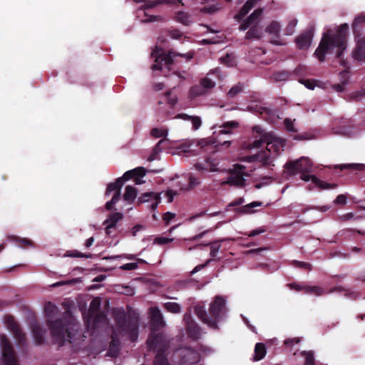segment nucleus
<instances>
[{
	"label": "nucleus",
	"instance_id": "f257e3e1",
	"mask_svg": "<svg viewBox=\"0 0 365 365\" xmlns=\"http://www.w3.org/2000/svg\"><path fill=\"white\" fill-rule=\"evenodd\" d=\"M58 312L57 307L51 302H48L45 306V313L48 317V323L54 340L60 346L66 341L72 342L77 331V325L73 317L67 312L66 318L63 320L53 321Z\"/></svg>",
	"mask_w": 365,
	"mask_h": 365
},
{
	"label": "nucleus",
	"instance_id": "f03ea898",
	"mask_svg": "<svg viewBox=\"0 0 365 365\" xmlns=\"http://www.w3.org/2000/svg\"><path fill=\"white\" fill-rule=\"evenodd\" d=\"M113 315L116 322V328L113 332L112 341L108 351V354L112 357L116 356L119 351V335H128L132 341H135L138 337L137 319L126 320L125 311L119 308L113 310Z\"/></svg>",
	"mask_w": 365,
	"mask_h": 365
},
{
	"label": "nucleus",
	"instance_id": "7ed1b4c3",
	"mask_svg": "<svg viewBox=\"0 0 365 365\" xmlns=\"http://www.w3.org/2000/svg\"><path fill=\"white\" fill-rule=\"evenodd\" d=\"M348 25L341 24L336 34L330 37L328 34L323 36L319 47L314 52L316 57L323 62L326 53H336L337 58H340L344 50L346 48V36L348 34Z\"/></svg>",
	"mask_w": 365,
	"mask_h": 365
},
{
	"label": "nucleus",
	"instance_id": "20e7f679",
	"mask_svg": "<svg viewBox=\"0 0 365 365\" xmlns=\"http://www.w3.org/2000/svg\"><path fill=\"white\" fill-rule=\"evenodd\" d=\"M285 140L267 135L266 150L255 155L246 156L244 159L247 162L258 160L264 166L271 165L273 160L284 150Z\"/></svg>",
	"mask_w": 365,
	"mask_h": 365
},
{
	"label": "nucleus",
	"instance_id": "39448f33",
	"mask_svg": "<svg viewBox=\"0 0 365 365\" xmlns=\"http://www.w3.org/2000/svg\"><path fill=\"white\" fill-rule=\"evenodd\" d=\"M225 309V299L221 296H216L210 304L209 314H207L204 307L197 305L195 307V314L210 328L217 329V322Z\"/></svg>",
	"mask_w": 365,
	"mask_h": 365
},
{
	"label": "nucleus",
	"instance_id": "423d86ee",
	"mask_svg": "<svg viewBox=\"0 0 365 365\" xmlns=\"http://www.w3.org/2000/svg\"><path fill=\"white\" fill-rule=\"evenodd\" d=\"M287 170L292 174L301 173L300 178L306 182L312 180L317 187L322 190L334 189L336 187V184H329L318 179L314 175H309L312 171V163L307 158H301L298 161L292 162L286 165Z\"/></svg>",
	"mask_w": 365,
	"mask_h": 365
},
{
	"label": "nucleus",
	"instance_id": "0eeeda50",
	"mask_svg": "<svg viewBox=\"0 0 365 365\" xmlns=\"http://www.w3.org/2000/svg\"><path fill=\"white\" fill-rule=\"evenodd\" d=\"M133 173L139 175H145V170L143 168H138L133 170ZM132 171H127L122 178H118L115 182L109 183L106 187L105 195L108 196L113 193L110 200L106 203V209L112 210L115 203L120 197V190L124 182L130 178Z\"/></svg>",
	"mask_w": 365,
	"mask_h": 365
},
{
	"label": "nucleus",
	"instance_id": "6e6552de",
	"mask_svg": "<svg viewBox=\"0 0 365 365\" xmlns=\"http://www.w3.org/2000/svg\"><path fill=\"white\" fill-rule=\"evenodd\" d=\"M93 330L98 327H105L108 324L106 312L109 307L107 298L95 297L93 299Z\"/></svg>",
	"mask_w": 365,
	"mask_h": 365
},
{
	"label": "nucleus",
	"instance_id": "1a4fd4ad",
	"mask_svg": "<svg viewBox=\"0 0 365 365\" xmlns=\"http://www.w3.org/2000/svg\"><path fill=\"white\" fill-rule=\"evenodd\" d=\"M147 345L149 349H158V354L154 360L155 365H170L164 355V351L168 349V344L163 339V335L152 333L147 340Z\"/></svg>",
	"mask_w": 365,
	"mask_h": 365
},
{
	"label": "nucleus",
	"instance_id": "9d476101",
	"mask_svg": "<svg viewBox=\"0 0 365 365\" xmlns=\"http://www.w3.org/2000/svg\"><path fill=\"white\" fill-rule=\"evenodd\" d=\"M262 14V9H257L240 24V30L241 31H245L251 27L246 34V38L259 39L261 38L262 31L257 25L260 20Z\"/></svg>",
	"mask_w": 365,
	"mask_h": 365
},
{
	"label": "nucleus",
	"instance_id": "9b49d317",
	"mask_svg": "<svg viewBox=\"0 0 365 365\" xmlns=\"http://www.w3.org/2000/svg\"><path fill=\"white\" fill-rule=\"evenodd\" d=\"M178 56H183L187 59H191L193 56L191 53L180 54L175 51H170L168 53L164 54V52L161 48H155L151 53V56L155 58V63L153 65L152 69L162 70L163 65L170 66L173 63V58Z\"/></svg>",
	"mask_w": 365,
	"mask_h": 365
},
{
	"label": "nucleus",
	"instance_id": "f8f14e48",
	"mask_svg": "<svg viewBox=\"0 0 365 365\" xmlns=\"http://www.w3.org/2000/svg\"><path fill=\"white\" fill-rule=\"evenodd\" d=\"M0 351L3 365H17L14 347L4 334H0Z\"/></svg>",
	"mask_w": 365,
	"mask_h": 365
},
{
	"label": "nucleus",
	"instance_id": "ddd939ff",
	"mask_svg": "<svg viewBox=\"0 0 365 365\" xmlns=\"http://www.w3.org/2000/svg\"><path fill=\"white\" fill-rule=\"evenodd\" d=\"M245 172V167L242 165H235L234 168L229 172V177L226 180L220 182L221 185H229L237 187H243L245 185V176H248Z\"/></svg>",
	"mask_w": 365,
	"mask_h": 365
},
{
	"label": "nucleus",
	"instance_id": "4468645a",
	"mask_svg": "<svg viewBox=\"0 0 365 365\" xmlns=\"http://www.w3.org/2000/svg\"><path fill=\"white\" fill-rule=\"evenodd\" d=\"M123 217L120 212L111 213L108 217L104 221L105 232L107 235H111L116 229L117 224Z\"/></svg>",
	"mask_w": 365,
	"mask_h": 365
},
{
	"label": "nucleus",
	"instance_id": "2eb2a0df",
	"mask_svg": "<svg viewBox=\"0 0 365 365\" xmlns=\"http://www.w3.org/2000/svg\"><path fill=\"white\" fill-rule=\"evenodd\" d=\"M4 324L6 327L12 331L14 338L17 341L21 342L24 338V334L21 332L19 326L14 321V319L11 316H5L3 319Z\"/></svg>",
	"mask_w": 365,
	"mask_h": 365
},
{
	"label": "nucleus",
	"instance_id": "dca6fc26",
	"mask_svg": "<svg viewBox=\"0 0 365 365\" xmlns=\"http://www.w3.org/2000/svg\"><path fill=\"white\" fill-rule=\"evenodd\" d=\"M184 321L186 324L187 331L190 337L197 339L200 336L199 327L192 321L191 315L186 313L184 315Z\"/></svg>",
	"mask_w": 365,
	"mask_h": 365
},
{
	"label": "nucleus",
	"instance_id": "f3484780",
	"mask_svg": "<svg viewBox=\"0 0 365 365\" xmlns=\"http://www.w3.org/2000/svg\"><path fill=\"white\" fill-rule=\"evenodd\" d=\"M150 321L154 329H158L164 327L165 323L160 309L157 307H151L149 310Z\"/></svg>",
	"mask_w": 365,
	"mask_h": 365
},
{
	"label": "nucleus",
	"instance_id": "a211bd4d",
	"mask_svg": "<svg viewBox=\"0 0 365 365\" xmlns=\"http://www.w3.org/2000/svg\"><path fill=\"white\" fill-rule=\"evenodd\" d=\"M314 35L313 29H310L302 34L296 38L297 46L300 49H307L309 47Z\"/></svg>",
	"mask_w": 365,
	"mask_h": 365
},
{
	"label": "nucleus",
	"instance_id": "6ab92c4d",
	"mask_svg": "<svg viewBox=\"0 0 365 365\" xmlns=\"http://www.w3.org/2000/svg\"><path fill=\"white\" fill-rule=\"evenodd\" d=\"M353 58L359 61H365V36L359 37L356 46L352 52Z\"/></svg>",
	"mask_w": 365,
	"mask_h": 365
},
{
	"label": "nucleus",
	"instance_id": "aec40b11",
	"mask_svg": "<svg viewBox=\"0 0 365 365\" xmlns=\"http://www.w3.org/2000/svg\"><path fill=\"white\" fill-rule=\"evenodd\" d=\"M353 58L359 61H365V36L359 37L356 46L352 52Z\"/></svg>",
	"mask_w": 365,
	"mask_h": 365
},
{
	"label": "nucleus",
	"instance_id": "412c9836",
	"mask_svg": "<svg viewBox=\"0 0 365 365\" xmlns=\"http://www.w3.org/2000/svg\"><path fill=\"white\" fill-rule=\"evenodd\" d=\"M281 26L279 22L273 21L266 28L265 31L270 35H272L275 39H272L271 42L276 45H283L284 43L277 39L279 37V32Z\"/></svg>",
	"mask_w": 365,
	"mask_h": 365
},
{
	"label": "nucleus",
	"instance_id": "4be33fe9",
	"mask_svg": "<svg viewBox=\"0 0 365 365\" xmlns=\"http://www.w3.org/2000/svg\"><path fill=\"white\" fill-rule=\"evenodd\" d=\"M140 202H151L150 205L152 210H155L160 202V197L159 193L155 192H146L139 198Z\"/></svg>",
	"mask_w": 365,
	"mask_h": 365
},
{
	"label": "nucleus",
	"instance_id": "5701e85b",
	"mask_svg": "<svg viewBox=\"0 0 365 365\" xmlns=\"http://www.w3.org/2000/svg\"><path fill=\"white\" fill-rule=\"evenodd\" d=\"M136 3H143L142 7L145 9L155 8L161 4L181 3V0H135Z\"/></svg>",
	"mask_w": 365,
	"mask_h": 365
},
{
	"label": "nucleus",
	"instance_id": "b1692460",
	"mask_svg": "<svg viewBox=\"0 0 365 365\" xmlns=\"http://www.w3.org/2000/svg\"><path fill=\"white\" fill-rule=\"evenodd\" d=\"M210 76H215L217 78H220V70L218 68H215L210 71L207 73V76L201 80L200 85L204 90L211 89L215 86V82L210 77Z\"/></svg>",
	"mask_w": 365,
	"mask_h": 365
},
{
	"label": "nucleus",
	"instance_id": "393cba45",
	"mask_svg": "<svg viewBox=\"0 0 365 365\" xmlns=\"http://www.w3.org/2000/svg\"><path fill=\"white\" fill-rule=\"evenodd\" d=\"M175 118H180L184 120L190 121L192 129L195 130H198L202 125V120L200 117L197 115H189L186 113H180L175 115Z\"/></svg>",
	"mask_w": 365,
	"mask_h": 365
},
{
	"label": "nucleus",
	"instance_id": "a878e982",
	"mask_svg": "<svg viewBox=\"0 0 365 365\" xmlns=\"http://www.w3.org/2000/svg\"><path fill=\"white\" fill-rule=\"evenodd\" d=\"M138 195L137 189L131 185H128L125 187V193L123 194V200L128 204H132Z\"/></svg>",
	"mask_w": 365,
	"mask_h": 365
},
{
	"label": "nucleus",
	"instance_id": "bb28decb",
	"mask_svg": "<svg viewBox=\"0 0 365 365\" xmlns=\"http://www.w3.org/2000/svg\"><path fill=\"white\" fill-rule=\"evenodd\" d=\"M266 348L264 344L257 343L255 347V361H259L262 359L266 354Z\"/></svg>",
	"mask_w": 365,
	"mask_h": 365
},
{
	"label": "nucleus",
	"instance_id": "cd10ccee",
	"mask_svg": "<svg viewBox=\"0 0 365 365\" xmlns=\"http://www.w3.org/2000/svg\"><path fill=\"white\" fill-rule=\"evenodd\" d=\"M307 294H312L316 296H322L328 293L322 287L318 286H306L304 287Z\"/></svg>",
	"mask_w": 365,
	"mask_h": 365
},
{
	"label": "nucleus",
	"instance_id": "c85d7f7f",
	"mask_svg": "<svg viewBox=\"0 0 365 365\" xmlns=\"http://www.w3.org/2000/svg\"><path fill=\"white\" fill-rule=\"evenodd\" d=\"M175 20L185 26L190 25L192 22L190 15L183 11H179L176 14Z\"/></svg>",
	"mask_w": 365,
	"mask_h": 365
},
{
	"label": "nucleus",
	"instance_id": "c756f323",
	"mask_svg": "<svg viewBox=\"0 0 365 365\" xmlns=\"http://www.w3.org/2000/svg\"><path fill=\"white\" fill-rule=\"evenodd\" d=\"M163 308L173 314H178L181 312V307L176 302H166L163 304Z\"/></svg>",
	"mask_w": 365,
	"mask_h": 365
},
{
	"label": "nucleus",
	"instance_id": "7c9ffc66",
	"mask_svg": "<svg viewBox=\"0 0 365 365\" xmlns=\"http://www.w3.org/2000/svg\"><path fill=\"white\" fill-rule=\"evenodd\" d=\"M11 240L14 242L18 243V247H33L34 244L31 240L27 238H19L17 237H11Z\"/></svg>",
	"mask_w": 365,
	"mask_h": 365
},
{
	"label": "nucleus",
	"instance_id": "2f4dec72",
	"mask_svg": "<svg viewBox=\"0 0 365 365\" xmlns=\"http://www.w3.org/2000/svg\"><path fill=\"white\" fill-rule=\"evenodd\" d=\"M341 170L343 169H352L356 170H365V164L362 163H350V164H342L336 166Z\"/></svg>",
	"mask_w": 365,
	"mask_h": 365
},
{
	"label": "nucleus",
	"instance_id": "473e14b6",
	"mask_svg": "<svg viewBox=\"0 0 365 365\" xmlns=\"http://www.w3.org/2000/svg\"><path fill=\"white\" fill-rule=\"evenodd\" d=\"M165 141L164 139H161L158 143L156 144L155 148H153L151 154L148 158V160L151 162L156 159H158V154L161 152V148L160 145Z\"/></svg>",
	"mask_w": 365,
	"mask_h": 365
},
{
	"label": "nucleus",
	"instance_id": "72a5a7b5",
	"mask_svg": "<svg viewBox=\"0 0 365 365\" xmlns=\"http://www.w3.org/2000/svg\"><path fill=\"white\" fill-rule=\"evenodd\" d=\"M253 7L254 6L250 4V2L246 1L240 11L235 16V19L238 20L241 19L245 16H246Z\"/></svg>",
	"mask_w": 365,
	"mask_h": 365
},
{
	"label": "nucleus",
	"instance_id": "f704fd0d",
	"mask_svg": "<svg viewBox=\"0 0 365 365\" xmlns=\"http://www.w3.org/2000/svg\"><path fill=\"white\" fill-rule=\"evenodd\" d=\"M238 126V123L235 121H230L224 123L221 127L222 129L220 130V133L223 134H230L231 133L230 130L232 128H237Z\"/></svg>",
	"mask_w": 365,
	"mask_h": 365
},
{
	"label": "nucleus",
	"instance_id": "c9c22d12",
	"mask_svg": "<svg viewBox=\"0 0 365 365\" xmlns=\"http://www.w3.org/2000/svg\"><path fill=\"white\" fill-rule=\"evenodd\" d=\"M164 101L169 105L171 109L176 105L178 98L175 96H171L170 92H167L164 96Z\"/></svg>",
	"mask_w": 365,
	"mask_h": 365
},
{
	"label": "nucleus",
	"instance_id": "e433bc0d",
	"mask_svg": "<svg viewBox=\"0 0 365 365\" xmlns=\"http://www.w3.org/2000/svg\"><path fill=\"white\" fill-rule=\"evenodd\" d=\"M221 241L222 240H220V241H215V242H214L210 244V255L213 259L217 256V253H218V252H219V250H220V249L221 247V244H220Z\"/></svg>",
	"mask_w": 365,
	"mask_h": 365
},
{
	"label": "nucleus",
	"instance_id": "4c0bfd02",
	"mask_svg": "<svg viewBox=\"0 0 365 365\" xmlns=\"http://www.w3.org/2000/svg\"><path fill=\"white\" fill-rule=\"evenodd\" d=\"M63 257H86L88 258L90 257V255L83 254L82 252L78 251V250H69L67 251L64 255Z\"/></svg>",
	"mask_w": 365,
	"mask_h": 365
},
{
	"label": "nucleus",
	"instance_id": "58836bf2",
	"mask_svg": "<svg viewBox=\"0 0 365 365\" xmlns=\"http://www.w3.org/2000/svg\"><path fill=\"white\" fill-rule=\"evenodd\" d=\"M91 303L90 304L89 307H88V309H84L81 306V312H82L83 317L84 319L85 323L88 326L90 325V323L91 322Z\"/></svg>",
	"mask_w": 365,
	"mask_h": 365
},
{
	"label": "nucleus",
	"instance_id": "ea45409f",
	"mask_svg": "<svg viewBox=\"0 0 365 365\" xmlns=\"http://www.w3.org/2000/svg\"><path fill=\"white\" fill-rule=\"evenodd\" d=\"M267 135H262L259 139L255 140L249 145L248 148L252 149L261 147L263 144H266Z\"/></svg>",
	"mask_w": 365,
	"mask_h": 365
},
{
	"label": "nucleus",
	"instance_id": "a19ab883",
	"mask_svg": "<svg viewBox=\"0 0 365 365\" xmlns=\"http://www.w3.org/2000/svg\"><path fill=\"white\" fill-rule=\"evenodd\" d=\"M150 134L155 138L165 137L168 135V131L165 129L154 128L151 130Z\"/></svg>",
	"mask_w": 365,
	"mask_h": 365
},
{
	"label": "nucleus",
	"instance_id": "79ce46f5",
	"mask_svg": "<svg viewBox=\"0 0 365 365\" xmlns=\"http://www.w3.org/2000/svg\"><path fill=\"white\" fill-rule=\"evenodd\" d=\"M79 282H81L80 278H75V279H72L70 280L57 282L51 284V287H57L63 286V285H72V284H76Z\"/></svg>",
	"mask_w": 365,
	"mask_h": 365
},
{
	"label": "nucleus",
	"instance_id": "37998d69",
	"mask_svg": "<svg viewBox=\"0 0 365 365\" xmlns=\"http://www.w3.org/2000/svg\"><path fill=\"white\" fill-rule=\"evenodd\" d=\"M297 24V20L296 19H293L289 21L287 28L285 29V34L286 35H292L294 32V29Z\"/></svg>",
	"mask_w": 365,
	"mask_h": 365
},
{
	"label": "nucleus",
	"instance_id": "c03bdc74",
	"mask_svg": "<svg viewBox=\"0 0 365 365\" xmlns=\"http://www.w3.org/2000/svg\"><path fill=\"white\" fill-rule=\"evenodd\" d=\"M190 93L191 96L195 98L199 96L204 95L205 93V91L202 88V86H195L190 89Z\"/></svg>",
	"mask_w": 365,
	"mask_h": 365
},
{
	"label": "nucleus",
	"instance_id": "a18cd8bd",
	"mask_svg": "<svg viewBox=\"0 0 365 365\" xmlns=\"http://www.w3.org/2000/svg\"><path fill=\"white\" fill-rule=\"evenodd\" d=\"M262 203L261 202L255 201L252 202L242 207V211L244 213H252L253 211L251 210L254 207L261 206Z\"/></svg>",
	"mask_w": 365,
	"mask_h": 365
},
{
	"label": "nucleus",
	"instance_id": "49530a36",
	"mask_svg": "<svg viewBox=\"0 0 365 365\" xmlns=\"http://www.w3.org/2000/svg\"><path fill=\"white\" fill-rule=\"evenodd\" d=\"M302 354L305 356L304 365H314V354L312 351H304Z\"/></svg>",
	"mask_w": 365,
	"mask_h": 365
},
{
	"label": "nucleus",
	"instance_id": "de8ad7c7",
	"mask_svg": "<svg viewBox=\"0 0 365 365\" xmlns=\"http://www.w3.org/2000/svg\"><path fill=\"white\" fill-rule=\"evenodd\" d=\"M242 85L239 83L232 87L227 94L230 97L234 98L242 91Z\"/></svg>",
	"mask_w": 365,
	"mask_h": 365
},
{
	"label": "nucleus",
	"instance_id": "09e8293b",
	"mask_svg": "<svg viewBox=\"0 0 365 365\" xmlns=\"http://www.w3.org/2000/svg\"><path fill=\"white\" fill-rule=\"evenodd\" d=\"M222 63L227 66H233L235 63V58L232 54H227L226 56L221 58Z\"/></svg>",
	"mask_w": 365,
	"mask_h": 365
},
{
	"label": "nucleus",
	"instance_id": "8fccbe9b",
	"mask_svg": "<svg viewBox=\"0 0 365 365\" xmlns=\"http://www.w3.org/2000/svg\"><path fill=\"white\" fill-rule=\"evenodd\" d=\"M289 73L285 71H282L277 73H275L273 76L274 81H285L288 78Z\"/></svg>",
	"mask_w": 365,
	"mask_h": 365
},
{
	"label": "nucleus",
	"instance_id": "3c124183",
	"mask_svg": "<svg viewBox=\"0 0 365 365\" xmlns=\"http://www.w3.org/2000/svg\"><path fill=\"white\" fill-rule=\"evenodd\" d=\"M188 180L190 188H193L200 184V180L192 175H190Z\"/></svg>",
	"mask_w": 365,
	"mask_h": 365
},
{
	"label": "nucleus",
	"instance_id": "603ef678",
	"mask_svg": "<svg viewBox=\"0 0 365 365\" xmlns=\"http://www.w3.org/2000/svg\"><path fill=\"white\" fill-rule=\"evenodd\" d=\"M173 238L165 237H158L154 240V242L158 245H165L169 242H173Z\"/></svg>",
	"mask_w": 365,
	"mask_h": 365
},
{
	"label": "nucleus",
	"instance_id": "864d4df0",
	"mask_svg": "<svg viewBox=\"0 0 365 365\" xmlns=\"http://www.w3.org/2000/svg\"><path fill=\"white\" fill-rule=\"evenodd\" d=\"M365 23V16L364 15H359L355 18L353 22V27L357 28L360 25H362Z\"/></svg>",
	"mask_w": 365,
	"mask_h": 365
},
{
	"label": "nucleus",
	"instance_id": "5fc2aeb1",
	"mask_svg": "<svg viewBox=\"0 0 365 365\" xmlns=\"http://www.w3.org/2000/svg\"><path fill=\"white\" fill-rule=\"evenodd\" d=\"M294 264L295 267L311 270L312 269V265L309 263L304 262H299V261H294Z\"/></svg>",
	"mask_w": 365,
	"mask_h": 365
},
{
	"label": "nucleus",
	"instance_id": "6e6d98bb",
	"mask_svg": "<svg viewBox=\"0 0 365 365\" xmlns=\"http://www.w3.org/2000/svg\"><path fill=\"white\" fill-rule=\"evenodd\" d=\"M364 97H365V90L363 89L361 91H356L355 93H353L351 95V98L353 99V100H355V101H360Z\"/></svg>",
	"mask_w": 365,
	"mask_h": 365
},
{
	"label": "nucleus",
	"instance_id": "4d7b16f0",
	"mask_svg": "<svg viewBox=\"0 0 365 365\" xmlns=\"http://www.w3.org/2000/svg\"><path fill=\"white\" fill-rule=\"evenodd\" d=\"M284 125L287 128V130L289 132H296L297 130L294 128V121H292L291 119L287 118L284 120Z\"/></svg>",
	"mask_w": 365,
	"mask_h": 365
},
{
	"label": "nucleus",
	"instance_id": "13d9d810",
	"mask_svg": "<svg viewBox=\"0 0 365 365\" xmlns=\"http://www.w3.org/2000/svg\"><path fill=\"white\" fill-rule=\"evenodd\" d=\"M137 268H138V263H136V262L126 263L120 267V269L122 270H133Z\"/></svg>",
	"mask_w": 365,
	"mask_h": 365
},
{
	"label": "nucleus",
	"instance_id": "bf43d9fd",
	"mask_svg": "<svg viewBox=\"0 0 365 365\" xmlns=\"http://www.w3.org/2000/svg\"><path fill=\"white\" fill-rule=\"evenodd\" d=\"M187 356L190 357L192 362H197L199 360V356L197 352L192 349H188L186 351Z\"/></svg>",
	"mask_w": 365,
	"mask_h": 365
},
{
	"label": "nucleus",
	"instance_id": "052dcab7",
	"mask_svg": "<svg viewBox=\"0 0 365 365\" xmlns=\"http://www.w3.org/2000/svg\"><path fill=\"white\" fill-rule=\"evenodd\" d=\"M169 35L173 38L178 39L182 36V33L178 30H171L169 31Z\"/></svg>",
	"mask_w": 365,
	"mask_h": 365
},
{
	"label": "nucleus",
	"instance_id": "680f3d73",
	"mask_svg": "<svg viewBox=\"0 0 365 365\" xmlns=\"http://www.w3.org/2000/svg\"><path fill=\"white\" fill-rule=\"evenodd\" d=\"M300 82L309 89H314L315 86V82L312 80H302Z\"/></svg>",
	"mask_w": 365,
	"mask_h": 365
},
{
	"label": "nucleus",
	"instance_id": "e2e57ef3",
	"mask_svg": "<svg viewBox=\"0 0 365 365\" xmlns=\"http://www.w3.org/2000/svg\"><path fill=\"white\" fill-rule=\"evenodd\" d=\"M162 19H163L162 17L160 16L151 15V16H148L147 17V19H145L143 21L145 22V23H148V22H153V21H161Z\"/></svg>",
	"mask_w": 365,
	"mask_h": 365
},
{
	"label": "nucleus",
	"instance_id": "0e129e2a",
	"mask_svg": "<svg viewBox=\"0 0 365 365\" xmlns=\"http://www.w3.org/2000/svg\"><path fill=\"white\" fill-rule=\"evenodd\" d=\"M334 203L345 205L346 203V197L344 195H339L334 200Z\"/></svg>",
	"mask_w": 365,
	"mask_h": 365
},
{
	"label": "nucleus",
	"instance_id": "69168bd1",
	"mask_svg": "<svg viewBox=\"0 0 365 365\" xmlns=\"http://www.w3.org/2000/svg\"><path fill=\"white\" fill-rule=\"evenodd\" d=\"M212 261V259H209L206 261V262L203 264H199V265H197L193 269L192 271L191 272V274H195L197 272L200 271V269H202V268L205 267L210 262Z\"/></svg>",
	"mask_w": 365,
	"mask_h": 365
},
{
	"label": "nucleus",
	"instance_id": "338daca9",
	"mask_svg": "<svg viewBox=\"0 0 365 365\" xmlns=\"http://www.w3.org/2000/svg\"><path fill=\"white\" fill-rule=\"evenodd\" d=\"M300 341L299 338L288 339L284 341V344L287 346H291L294 344H298Z\"/></svg>",
	"mask_w": 365,
	"mask_h": 365
},
{
	"label": "nucleus",
	"instance_id": "774afa93",
	"mask_svg": "<svg viewBox=\"0 0 365 365\" xmlns=\"http://www.w3.org/2000/svg\"><path fill=\"white\" fill-rule=\"evenodd\" d=\"M175 214L168 212L164 215L163 220L166 223H169L170 221L175 217Z\"/></svg>",
	"mask_w": 365,
	"mask_h": 365
}]
</instances>
